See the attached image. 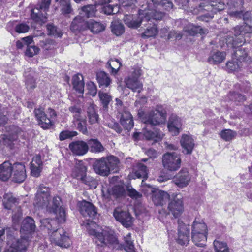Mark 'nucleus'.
Listing matches in <instances>:
<instances>
[{
    "instance_id": "obj_55",
    "label": "nucleus",
    "mask_w": 252,
    "mask_h": 252,
    "mask_svg": "<svg viewBox=\"0 0 252 252\" xmlns=\"http://www.w3.org/2000/svg\"><path fill=\"white\" fill-rule=\"evenodd\" d=\"M119 7L117 5H106L102 8V12L107 15L114 14L119 12Z\"/></svg>"
},
{
    "instance_id": "obj_59",
    "label": "nucleus",
    "mask_w": 252,
    "mask_h": 252,
    "mask_svg": "<svg viewBox=\"0 0 252 252\" xmlns=\"http://www.w3.org/2000/svg\"><path fill=\"white\" fill-rule=\"evenodd\" d=\"M77 135V132L76 131H62L60 134V139L61 140H64L67 138L73 137Z\"/></svg>"
},
{
    "instance_id": "obj_32",
    "label": "nucleus",
    "mask_w": 252,
    "mask_h": 252,
    "mask_svg": "<svg viewBox=\"0 0 252 252\" xmlns=\"http://www.w3.org/2000/svg\"><path fill=\"white\" fill-rule=\"evenodd\" d=\"M86 170L87 168L84 165L82 164L77 165L72 170L71 176L87 184Z\"/></svg>"
},
{
    "instance_id": "obj_24",
    "label": "nucleus",
    "mask_w": 252,
    "mask_h": 252,
    "mask_svg": "<svg viewBox=\"0 0 252 252\" xmlns=\"http://www.w3.org/2000/svg\"><path fill=\"white\" fill-rule=\"evenodd\" d=\"M69 147L71 152L76 155H85L88 151V143L83 141H76L69 144Z\"/></svg>"
},
{
    "instance_id": "obj_12",
    "label": "nucleus",
    "mask_w": 252,
    "mask_h": 252,
    "mask_svg": "<svg viewBox=\"0 0 252 252\" xmlns=\"http://www.w3.org/2000/svg\"><path fill=\"white\" fill-rule=\"evenodd\" d=\"M149 13V11H145L141 9L139 11L138 19H135L132 15H126L124 17V21L128 27L137 28L142 22L151 21Z\"/></svg>"
},
{
    "instance_id": "obj_37",
    "label": "nucleus",
    "mask_w": 252,
    "mask_h": 252,
    "mask_svg": "<svg viewBox=\"0 0 252 252\" xmlns=\"http://www.w3.org/2000/svg\"><path fill=\"white\" fill-rule=\"evenodd\" d=\"M107 163L109 169V172H117L119 170V160L117 157L110 156L106 157Z\"/></svg>"
},
{
    "instance_id": "obj_14",
    "label": "nucleus",
    "mask_w": 252,
    "mask_h": 252,
    "mask_svg": "<svg viewBox=\"0 0 252 252\" xmlns=\"http://www.w3.org/2000/svg\"><path fill=\"white\" fill-rule=\"evenodd\" d=\"M183 119L175 114H172L169 117L167 127L172 135H178L182 130Z\"/></svg>"
},
{
    "instance_id": "obj_34",
    "label": "nucleus",
    "mask_w": 252,
    "mask_h": 252,
    "mask_svg": "<svg viewBox=\"0 0 252 252\" xmlns=\"http://www.w3.org/2000/svg\"><path fill=\"white\" fill-rule=\"evenodd\" d=\"M207 232H191L192 241L196 245L203 247L207 240Z\"/></svg>"
},
{
    "instance_id": "obj_36",
    "label": "nucleus",
    "mask_w": 252,
    "mask_h": 252,
    "mask_svg": "<svg viewBox=\"0 0 252 252\" xmlns=\"http://www.w3.org/2000/svg\"><path fill=\"white\" fill-rule=\"evenodd\" d=\"M134 178H147V169L146 166L142 163H138L133 170Z\"/></svg>"
},
{
    "instance_id": "obj_56",
    "label": "nucleus",
    "mask_w": 252,
    "mask_h": 252,
    "mask_svg": "<svg viewBox=\"0 0 252 252\" xmlns=\"http://www.w3.org/2000/svg\"><path fill=\"white\" fill-rule=\"evenodd\" d=\"M99 98L104 107H107L112 100V97L106 93L100 91L98 93Z\"/></svg>"
},
{
    "instance_id": "obj_2",
    "label": "nucleus",
    "mask_w": 252,
    "mask_h": 252,
    "mask_svg": "<svg viewBox=\"0 0 252 252\" xmlns=\"http://www.w3.org/2000/svg\"><path fill=\"white\" fill-rule=\"evenodd\" d=\"M82 225L85 227L89 234L93 237V239L97 246L103 247L117 241L112 232L102 229L101 227L93 221L87 220L83 221Z\"/></svg>"
},
{
    "instance_id": "obj_13",
    "label": "nucleus",
    "mask_w": 252,
    "mask_h": 252,
    "mask_svg": "<svg viewBox=\"0 0 252 252\" xmlns=\"http://www.w3.org/2000/svg\"><path fill=\"white\" fill-rule=\"evenodd\" d=\"M177 194L172 195L173 199L168 204V208L175 218L179 217L184 211L183 198L177 197Z\"/></svg>"
},
{
    "instance_id": "obj_5",
    "label": "nucleus",
    "mask_w": 252,
    "mask_h": 252,
    "mask_svg": "<svg viewBox=\"0 0 252 252\" xmlns=\"http://www.w3.org/2000/svg\"><path fill=\"white\" fill-rule=\"evenodd\" d=\"M138 116L144 124L156 126L165 122L167 114L161 105H158L154 110H151L147 113H144L141 109L139 110Z\"/></svg>"
},
{
    "instance_id": "obj_8",
    "label": "nucleus",
    "mask_w": 252,
    "mask_h": 252,
    "mask_svg": "<svg viewBox=\"0 0 252 252\" xmlns=\"http://www.w3.org/2000/svg\"><path fill=\"white\" fill-rule=\"evenodd\" d=\"M162 162L165 169L170 172H176L181 167V155L175 152H166L162 156Z\"/></svg>"
},
{
    "instance_id": "obj_40",
    "label": "nucleus",
    "mask_w": 252,
    "mask_h": 252,
    "mask_svg": "<svg viewBox=\"0 0 252 252\" xmlns=\"http://www.w3.org/2000/svg\"><path fill=\"white\" fill-rule=\"evenodd\" d=\"M97 80L99 87H107L111 83V80L108 74L103 71H100L97 73Z\"/></svg>"
},
{
    "instance_id": "obj_38",
    "label": "nucleus",
    "mask_w": 252,
    "mask_h": 252,
    "mask_svg": "<svg viewBox=\"0 0 252 252\" xmlns=\"http://www.w3.org/2000/svg\"><path fill=\"white\" fill-rule=\"evenodd\" d=\"M207 233V226L202 220L195 219L191 225V232H202Z\"/></svg>"
},
{
    "instance_id": "obj_18",
    "label": "nucleus",
    "mask_w": 252,
    "mask_h": 252,
    "mask_svg": "<svg viewBox=\"0 0 252 252\" xmlns=\"http://www.w3.org/2000/svg\"><path fill=\"white\" fill-rule=\"evenodd\" d=\"M178 243L182 245H186L189 242V227L180 220H178Z\"/></svg>"
},
{
    "instance_id": "obj_62",
    "label": "nucleus",
    "mask_w": 252,
    "mask_h": 252,
    "mask_svg": "<svg viewBox=\"0 0 252 252\" xmlns=\"http://www.w3.org/2000/svg\"><path fill=\"white\" fill-rule=\"evenodd\" d=\"M29 30V26L24 23L18 24L15 27V31L18 33H25L27 32Z\"/></svg>"
},
{
    "instance_id": "obj_53",
    "label": "nucleus",
    "mask_w": 252,
    "mask_h": 252,
    "mask_svg": "<svg viewBox=\"0 0 252 252\" xmlns=\"http://www.w3.org/2000/svg\"><path fill=\"white\" fill-rule=\"evenodd\" d=\"M33 71L30 74H28L27 72H25L24 75L26 78V85L28 90H32L35 88V81L32 75Z\"/></svg>"
},
{
    "instance_id": "obj_63",
    "label": "nucleus",
    "mask_w": 252,
    "mask_h": 252,
    "mask_svg": "<svg viewBox=\"0 0 252 252\" xmlns=\"http://www.w3.org/2000/svg\"><path fill=\"white\" fill-rule=\"evenodd\" d=\"M124 192V188L122 186H115L113 189V193L117 197L122 196Z\"/></svg>"
},
{
    "instance_id": "obj_15",
    "label": "nucleus",
    "mask_w": 252,
    "mask_h": 252,
    "mask_svg": "<svg viewBox=\"0 0 252 252\" xmlns=\"http://www.w3.org/2000/svg\"><path fill=\"white\" fill-rule=\"evenodd\" d=\"M115 219L125 227L132 226L133 218L127 211H123L120 208H116L113 213Z\"/></svg>"
},
{
    "instance_id": "obj_64",
    "label": "nucleus",
    "mask_w": 252,
    "mask_h": 252,
    "mask_svg": "<svg viewBox=\"0 0 252 252\" xmlns=\"http://www.w3.org/2000/svg\"><path fill=\"white\" fill-rule=\"evenodd\" d=\"M31 170L32 175L34 177H37L39 176L40 174V172L42 170V167L31 165Z\"/></svg>"
},
{
    "instance_id": "obj_44",
    "label": "nucleus",
    "mask_w": 252,
    "mask_h": 252,
    "mask_svg": "<svg viewBox=\"0 0 252 252\" xmlns=\"http://www.w3.org/2000/svg\"><path fill=\"white\" fill-rule=\"evenodd\" d=\"M125 249L127 252H135L134 245L131 239V234L128 233L124 237Z\"/></svg>"
},
{
    "instance_id": "obj_46",
    "label": "nucleus",
    "mask_w": 252,
    "mask_h": 252,
    "mask_svg": "<svg viewBox=\"0 0 252 252\" xmlns=\"http://www.w3.org/2000/svg\"><path fill=\"white\" fill-rule=\"evenodd\" d=\"M8 117H12L7 108L0 104V126L4 125L7 122Z\"/></svg>"
},
{
    "instance_id": "obj_7",
    "label": "nucleus",
    "mask_w": 252,
    "mask_h": 252,
    "mask_svg": "<svg viewBox=\"0 0 252 252\" xmlns=\"http://www.w3.org/2000/svg\"><path fill=\"white\" fill-rule=\"evenodd\" d=\"M251 61L247 51L238 49L232 55V60L227 62L226 68L229 72L238 71L240 68L247 66Z\"/></svg>"
},
{
    "instance_id": "obj_19",
    "label": "nucleus",
    "mask_w": 252,
    "mask_h": 252,
    "mask_svg": "<svg viewBox=\"0 0 252 252\" xmlns=\"http://www.w3.org/2000/svg\"><path fill=\"white\" fill-rule=\"evenodd\" d=\"M34 113L39 125L42 128L48 129L53 125V122L50 118L47 117L43 108L35 109Z\"/></svg>"
},
{
    "instance_id": "obj_43",
    "label": "nucleus",
    "mask_w": 252,
    "mask_h": 252,
    "mask_svg": "<svg viewBox=\"0 0 252 252\" xmlns=\"http://www.w3.org/2000/svg\"><path fill=\"white\" fill-rule=\"evenodd\" d=\"M16 199L10 193L5 194L3 196V205L4 208L11 209L15 205Z\"/></svg>"
},
{
    "instance_id": "obj_39",
    "label": "nucleus",
    "mask_w": 252,
    "mask_h": 252,
    "mask_svg": "<svg viewBox=\"0 0 252 252\" xmlns=\"http://www.w3.org/2000/svg\"><path fill=\"white\" fill-rule=\"evenodd\" d=\"M87 29L94 33L99 32L104 29L103 25L92 19L87 21Z\"/></svg>"
},
{
    "instance_id": "obj_42",
    "label": "nucleus",
    "mask_w": 252,
    "mask_h": 252,
    "mask_svg": "<svg viewBox=\"0 0 252 252\" xmlns=\"http://www.w3.org/2000/svg\"><path fill=\"white\" fill-rule=\"evenodd\" d=\"M88 145L90 147L91 151L94 153H99L104 151L102 144L96 139H91L88 140Z\"/></svg>"
},
{
    "instance_id": "obj_51",
    "label": "nucleus",
    "mask_w": 252,
    "mask_h": 252,
    "mask_svg": "<svg viewBox=\"0 0 252 252\" xmlns=\"http://www.w3.org/2000/svg\"><path fill=\"white\" fill-rule=\"evenodd\" d=\"M158 33V29L156 25L154 24L152 27H148L146 31L142 34V37L149 38L155 36Z\"/></svg>"
},
{
    "instance_id": "obj_35",
    "label": "nucleus",
    "mask_w": 252,
    "mask_h": 252,
    "mask_svg": "<svg viewBox=\"0 0 252 252\" xmlns=\"http://www.w3.org/2000/svg\"><path fill=\"white\" fill-rule=\"evenodd\" d=\"M81 74L75 75L72 77V85L73 88L78 93L82 94L84 92V83Z\"/></svg>"
},
{
    "instance_id": "obj_30",
    "label": "nucleus",
    "mask_w": 252,
    "mask_h": 252,
    "mask_svg": "<svg viewBox=\"0 0 252 252\" xmlns=\"http://www.w3.org/2000/svg\"><path fill=\"white\" fill-rule=\"evenodd\" d=\"M12 164L9 161H5L0 165V180L7 181L12 174Z\"/></svg>"
},
{
    "instance_id": "obj_22",
    "label": "nucleus",
    "mask_w": 252,
    "mask_h": 252,
    "mask_svg": "<svg viewBox=\"0 0 252 252\" xmlns=\"http://www.w3.org/2000/svg\"><path fill=\"white\" fill-rule=\"evenodd\" d=\"M13 179L16 182H23L26 177L25 166L24 164L15 163L12 165Z\"/></svg>"
},
{
    "instance_id": "obj_33",
    "label": "nucleus",
    "mask_w": 252,
    "mask_h": 252,
    "mask_svg": "<svg viewBox=\"0 0 252 252\" xmlns=\"http://www.w3.org/2000/svg\"><path fill=\"white\" fill-rule=\"evenodd\" d=\"M226 55L225 52L212 51L208 58V62L213 64L220 63L225 59Z\"/></svg>"
},
{
    "instance_id": "obj_57",
    "label": "nucleus",
    "mask_w": 252,
    "mask_h": 252,
    "mask_svg": "<svg viewBox=\"0 0 252 252\" xmlns=\"http://www.w3.org/2000/svg\"><path fill=\"white\" fill-rule=\"evenodd\" d=\"M221 137L226 141L231 140L236 135V132L230 129H225L220 133Z\"/></svg>"
},
{
    "instance_id": "obj_31",
    "label": "nucleus",
    "mask_w": 252,
    "mask_h": 252,
    "mask_svg": "<svg viewBox=\"0 0 252 252\" xmlns=\"http://www.w3.org/2000/svg\"><path fill=\"white\" fill-rule=\"evenodd\" d=\"M18 130H16V132ZM18 133L9 134V135H2L0 136V148H3L5 146L10 149L12 148L13 142L18 139Z\"/></svg>"
},
{
    "instance_id": "obj_47",
    "label": "nucleus",
    "mask_w": 252,
    "mask_h": 252,
    "mask_svg": "<svg viewBox=\"0 0 252 252\" xmlns=\"http://www.w3.org/2000/svg\"><path fill=\"white\" fill-rule=\"evenodd\" d=\"M112 32L117 36L122 34L125 32L124 25L117 21H114L111 24Z\"/></svg>"
},
{
    "instance_id": "obj_25",
    "label": "nucleus",
    "mask_w": 252,
    "mask_h": 252,
    "mask_svg": "<svg viewBox=\"0 0 252 252\" xmlns=\"http://www.w3.org/2000/svg\"><path fill=\"white\" fill-rule=\"evenodd\" d=\"M80 212L85 217L93 218L97 214L96 209L92 203L83 201L80 204Z\"/></svg>"
},
{
    "instance_id": "obj_48",
    "label": "nucleus",
    "mask_w": 252,
    "mask_h": 252,
    "mask_svg": "<svg viewBox=\"0 0 252 252\" xmlns=\"http://www.w3.org/2000/svg\"><path fill=\"white\" fill-rule=\"evenodd\" d=\"M203 30L200 26H195L192 24H189L184 28V31L188 32L190 35H194L197 33H202Z\"/></svg>"
},
{
    "instance_id": "obj_10",
    "label": "nucleus",
    "mask_w": 252,
    "mask_h": 252,
    "mask_svg": "<svg viewBox=\"0 0 252 252\" xmlns=\"http://www.w3.org/2000/svg\"><path fill=\"white\" fill-rule=\"evenodd\" d=\"M142 70L139 68H135L131 74L125 79L126 87L133 92H140L143 88V84L138 80L141 76Z\"/></svg>"
},
{
    "instance_id": "obj_1",
    "label": "nucleus",
    "mask_w": 252,
    "mask_h": 252,
    "mask_svg": "<svg viewBox=\"0 0 252 252\" xmlns=\"http://www.w3.org/2000/svg\"><path fill=\"white\" fill-rule=\"evenodd\" d=\"M61 199L56 196L51 200L50 189L48 188L40 185L37 190L34 205L35 207L46 208L47 211L53 213L59 223H63L65 220V212L60 206Z\"/></svg>"
},
{
    "instance_id": "obj_3",
    "label": "nucleus",
    "mask_w": 252,
    "mask_h": 252,
    "mask_svg": "<svg viewBox=\"0 0 252 252\" xmlns=\"http://www.w3.org/2000/svg\"><path fill=\"white\" fill-rule=\"evenodd\" d=\"M56 222V220L49 219H43L41 223L42 226L49 231L50 240L52 244L63 248H68L71 244V241L66 232L62 228L52 229V225Z\"/></svg>"
},
{
    "instance_id": "obj_54",
    "label": "nucleus",
    "mask_w": 252,
    "mask_h": 252,
    "mask_svg": "<svg viewBox=\"0 0 252 252\" xmlns=\"http://www.w3.org/2000/svg\"><path fill=\"white\" fill-rule=\"evenodd\" d=\"M107 65L111 68L112 73L116 74L119 70L122 63L118 59H111L108 61Z\"/></svg>"
},
{
    "instance_id": "obj_50",
    "label": "nucleus",
    "mask_w": 252,
    "mask_h": 252,
    "mask_svg": "<svg viewBox=\"0 0 252 252\" xmlns=\"http://www.w3.org/2000/svg\"><path fill=\"white\" fill-rule=\"evenodd\" d=\"M88 116L90 123L94 124L97 122L98 120V115L96 113L93 106H90L88 107Z\"/></svg>"
},
{
    "instance_id": "obj_49",
    "label": "nucleus",
    "mask_w": 252,
    "mask_h": 252,
    "mask_svg": "<svg viewBox=\"0 0 252 252\" xmlns=\"http://www.w3.org/2000/svg\"><path fill=\"white\" fill-rule=\"evenodd\" d=\"M141 190L146 196L151 195L152 196L153 194H155V191H157L158 189L147 184L144 180H142L141 182Z\"/></svg>"
},
{
    "instance_id": "obj_11",
    "label": "nucleus",
    "mask_w": 252,
    "mask_h": 252,
    "mask_svg": "<svg viewBox=\"0 0 252 252\" xmlns=\"http://www.w3.org/2000/svg\"><path fill=\"white\" fill-rule=\"evenodd\" d=\"M9 248L4 252H26L29 245L28 238L22 236L20 240H17L12 236L8 238Z\"/></svg>"
},
{
    "instance_id": "obj_20",
    "label": "nucleus",
    "mask_w": 252,
    "mask_h": 252,
    "mask_svg": "<svg viewBox=\"0 0 252 252\" xmlns=\"http://www.w3.org/2000/svg\"><path fill=\"white\" fill-rule=\"evenodd\" d=\"M180 143L183 148L182 152L184 154H191L194 147V140L189 134H183L180 140Z\"/></svg>"
},
{
    "instance_id": "obj_58",
    "label": "nucleus",
    "mask_w": 252,
    "mask_h": 252,
    "mask_svg": "<svg viewBox=\"0 0 252 252\" xmlns=\"http://www.w3.org/2000/svg\"><path fill=\"white\" fill-rule=\"evenodd\" d=\"M39 48L34 45L28 46L25 52V54L28 57H32L37 54L39 52Z\"/></svg>"
},
{
    "instance_id": "obj_61",
    "label": "nucleus",
    "mask_w": 252,
    "mask_h": 252,
    "mask_svg": "<svg viewBox=\"0 0 252 252\" xmlns=\"http://www.w3.org/2000/svg\"><path fill=\"white\" fill-rule=\"evenodd\" d=\"M87 88L88 93L93 96L96 95L97 93L96 86L93 82H89L87 84Z\"/></svg>"
},
{
    "instance_id": "obj_4",
    "label": "nucleus",
    "mask_w": 252,
    "mask_h": 252,
    "mask_svg": "<svg viewBox=\"0 0 252 252\" xmlns=\"http://www.w3.org/2000/svg\"><path fill=\"white\" fill-rule=\"evenodd\" d=\"M225 7L224 3L220 1H212L210 2L204 0L196 9L194 10V12L200 14L199 18L202 21H208L213 17L214 14L223 10Z\"/></svg>"
},
{
    "instance_id": "obj_16",
    "label": "nucleus",
    "mask_w": 252,
    "mask_h": 252,
    "mask_svg": "<svg viewBox=\"0 0 252 252\" xmlns=\"http://www.w3.org/2000/svg\"><path fill=\"white\" fill-rule=\"evenodd\" d=\"M191 180V176L187 168H182L174 178V182L179 188L187 187Z\"/></svg>"
},
{
    "instance_id": "obj_6",
    "label": "nucleus",
    "mask_w": 252,
    "mask_h": 252,
    "mask_svg": "<svg viewBox=\"0 0 252 252\" xmlns=\"http://www.w3.org/2000/svg\"><path fill=\"white\" fill-rule=\"evenodd\" d=\"M234 37L227 34L224 37L226 43L228 46L232 48L239 47L245 42L244 35L246 33H252V26H250L245 23L241 26H237L234 29Z\"/></svg>"
},
{
    "instance_id": "obj_45",
    "label": "nucleus",
    "mask_w": 252,
    "mask_h": 252,
    "mask_svg": "<svg viewBox=\"0 0 252 252\" xmlns=\"http://www.w3.org/2000/svg\"><path fill=\"white\" fill-rule=\"evenodd\" d=\"M74 123V125L76 126L77 129L80 131L82 132L83 134L87 133V129L86 127V121L85 119L81 118L80 117H77L75 119Z\"/></svg>"
},
{
    "instance_id": "obj_41",
    "label": "nucleus",
    "mask_w": 252,
    "mask_h": 252,
    "mask_svg": "<svg viewBox=\"0 0 252 252\" xmlns=\"http://www.w3.org/2000/svg\"><path fill=\"white\" fill-rule=\"evenodd\" d=\"M213 246L215 252H230V249L225 242L215 240Z\"/></svg>"
},
{
    "instance_id": "obj_29",
    "label": "nucleus",
    "mask_w": 252,
    "mask_h": 252,
    "mask_svg": "<svg viewBox=\"0 0 252 252\" xmlns=\"http://www.w3.org/2000/svg\"><path fill=\"white\" fill-rule=\"evenodd\" d=\"M142 135L147 140L158 142L163 138L164 134L158 129H156L153 131L144 128L143 130Z\"/></svg>"
},
{
    "instance_id": "obj_17",
    "label": "nucleus",
    "mask_w": 252,
    "mask_h": 252,
    "mask_svg": "<svg viewBox=\"0 0 252 252\" xmlns=\"http://www.w3.org/2000/svg\"><path fill=\"white\" fill-rule=\"evenodd\" d=\"M163 0H151L152 3H148V9L145 10V11H149V16L151 17V20H160L161 19L164 14L163 12H158L156 10V8L158 6H161Z\"/></svg>"
},
{
    "instance_id": "obj_27",
    "label": "nucleus",
    "mask_w": 252,
    "mask_h": 252,
    "mask_svg": "<svg viewBox=\"0 0 252 252\" xmlns=\"http://www.w3.org/2000/svg\"><path fill=\"white\" fill-rule=\"evenodd\" d=\"M87 21H85L81 16H76L70 25V30L74 32L87 29Z\"/></svg>"
},
{
    "instance_id": "obj_28",
    "label": "nucleus",
    "mask_w": 252,
    "mask_h": 252,
    "mask_svg": "<svg viewBox=\"0 0 252 252\" xmlns=\"http://www.w3.org/2000/svg\"><path fill=\"white\" fill-rule=\"evenodd\" d=\"M120 123L124 128L127 130L131 129L134 126L133 117L129 111L124 110L121 113Z\"/></svg>"
},
{
    "instance_id": "obj_23",
    "label": "nucleus",
    "mask_w": 252,
    "mask_h": 252,
    "mask_svg": "<svg viewBox=\"0 0 252 252\" xmlns=\"http://www.w3.org/2000/svg\"><path fill=\"white\" fill-rule=\"evenodd\" d=\"M151 197L155 205L163 206L169 200L170 195L167 192L158 189Z\"/></svg>"
},
{
    "instance_id": "obj_9",
    "label": "nucleus",
    "mask_w": 252,
    "mask_h": 252,
    "mask_svg": "<svg viewBox=\"0 0 252 252\" xmlns=\"http://www.w3.org/2000/svg\"><path fill=\"white\" fill-rule=\"evenodd\" d=\"M243 0H229L227 2L228 6V13L232 17L240 19L243 17L244 21L251 18L252 12H246L243 13Z\"/></svg>"
},
{
    "instance_id": "obj_52",
    "label": "nucleus",
    "mask_w": 252,
    "mask_h": 252,
    "mask_svg": "<svg viewBox=\"0 0 252 252\" xmlns=\"http://www.w3.org/2000/svg\"><path fill=\"white\" fill-rule=\"evenodd\" d=\"M82 11L87 17L95 16L96 12V6L93 5L85 6L82 8Z\"/></svg>"
},
{
    "instance_id": "obj_26",
    "label": "nucleus",
    "mask_w": 252,
    "mask_h": 252,
    "mask_svg": "<svg viewBox=\"0 0 252 252\" xmlns=\"http://www.w3.org/2000/svg\"><path fill=\"white\" fill-rule=\"evenodd\" d=\"M36 226L33 219L30 217H26L22 221L20 232L23 235H28L35 231Z\"/></svg>"
},
{
    "instance_id": "obj_60",
    "label": "nucleus",
    "mask_w": 252,
    "mask_h": 252,
    "mask_svg": "<svg viewBox=\"0 0 252 252\" xmlns=\"http://www.w3.org/2000/svg\"><path fill=\"white\" fill-rule=\"evenodd\" d=\"M47 28L49 34L57 37H61L62 33L57 30V28L55 26L52 25H48Z\"/></svg>"
},
{
    "instance_id": "obj_21",
    "label": "nucleus",
    "mask_w": 252,
    "mask_h": 252,
    "mask_svg": "<svg viewBox=\"0 0 252 252\" xmlns=\"http://www.w3.org/2000/svg\"><path fill=\"white\" fill-rule=\"evenodd\" d=\"M93 167L95 172L100 175L107 176L109 174L106 158L96 159L93 164Z\"/></svg>"
}]
</instances>
